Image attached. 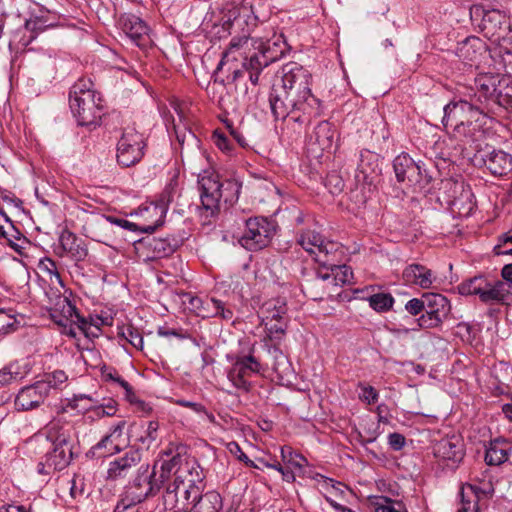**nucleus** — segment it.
<instances>
[{
  "label": "nucleus",
  "instance_id": "1",
  "mask_svg": "<svg viewBox=\"0 0 512 512\" xmlns=\"http://www.w3.org/2000/svg\"><path fill=\"white\" fill-rule=\"evenodd\" d=\"M311 73L296 62L282 66L273 77L268 102L275 119H285L296 110L317 113L319 100L311 92Z\"/></svg>",
  "mask_w": 512,
  "mask_h": 512
},
{
  "label": "nucleus",
  "instance_id": "2",
  "mask_svg": "<svg viewBox=\"0 0 512 512\" xmlns=\"http://www.w3.org/2000/svg\"><path fill=\"white\" fill-rule=\"evenodd\" d=\"M177 447L175 453L165 451L164 466L169 469V480L162 496L165 510H185L198 497L204 479L202 469L193 457Z\"/></svg>",
  "mask_w": 512,
  "mask_h": 512
},
{
  "label": "nucleus",
  "instance_id": "3",
  "mask_svg": "<svg viewBox=\"0 0 512 512\" xmlns=\"http://www.w3.org/2000/svg\"><path fill=\"white\" fill-rule=\"evenodd\" d=\"M487 112L466 100L454 98L443 108L442 124L452 139L475 149L485 138Z\"/></svg>",
  "mask_w": 512,
  "mask_h": 512
},
{
  "label": "nucleus",
  "instance_id": "4",
  "mask_svg": "<svg viewBox=\"0 0 512 512\" xmlns=\"http://www.w3.org/2000/svg\"><path fill=\"white\" fill-rule=\"evenodd\" d=\"M41 438H44L50 447L38 463L37 472L47 476L67 468L75 456L72 425L54 419L39 431L34 440L38 441Z\"/></svg>",
  "mask_w": 512,
  "mask_h": 512
},
{
  "label": "nucleus",
  "instance_id": "5",
  "mask_svg": "<svg viewBox=\"0 0 512 512\" xmlns=\"http://www.w3.org/2000/svg\"><path fill=\"white\" fill-rule=\"evenodd\" d=\"M70 109L81 126L96 125L101 118L103 100L90 79H79L70 89Z\"/></svg>",
  "mask_w": 512,
  "mask_h": 512
},
{
  "label": "nucleus",
  "instance_id": "6",
  "mask_svg": "<svg viewBox=\"0 0 512 512\" xmlns=\"http://www.w3.org/2000/svg\"><path fill=\"white\" fill-rule=\"evenodd\" d=\"M198 185L202 206L211 216L219 211L221 198L230 204L238 199L240 185L230 180L221 183L214 172L205 171L199 175Z\"/></svg>",
  "mask_w": 512,
  "mask_h": 512
},
{
  "label": "nucleus",
  "instance_id": "7",
  "mask_svg": "<svg viewBox=\"0 0 512 512\" xmlns=\"http://www.w3.org/2000/svg\"><path fill=\"white\" fill-rule=\"evenodd\" d=\"M286 304L280 299H271L265 302L258 313L261 325L264 326L265 336L262 339L263 349L270 352L272 349L281 351V341L287 328Z\"/></svg>",
  "mask_w": 512,
  "mask_h": 512
},
{
  "label": "nucleus",
  "instance_id": "8",
  "mask_svg": "<svg viewBox=\"0 0 512 512\" xmlns=\"http://www.w3.org/2000/svg\"><path fill=\"white\" fill-rule=\"evenodd\" d=\"M51 316L54 322L63 328L62 333L70 337L83 334L86 338H95L101 333V326L95 324L94 320L90 318L86 319L80 316L75 306L67 299L63 300L61 313L55 310Z\"/></svg>",
  "mask_w": 512,
  "mask_h": 512
},
{
  "label": "nucleus",
  "instance_id": "9",
  "mask_svg": "<svg viewBox=\"0 0 512 512\" xmlns=\"http://www.w3.org/2000/svg\"><path fill=\"white\" fill-rule=\"evenodd\" d=\"M298 244L308 252L320 266L336 264L341 244L324 238L312 230H304L299 234Z\"/></svg>",
  "mask_w": 512,
  "mask_h": 512
},
{
  "label": "nucleus",
  "instance_id": "10",
  "mask_svg": "<svg viewBox=\"0 0 512 512\" xmlns=\"http://www.w3.org/2000/svg\"><path fill=\"white\" fill-rule=\"evenodd\" d=\"M169 480V469L164 466V458L153 466V471L149 475H138L133 482L126 486L120 494L127 497L132 495L141 496L140 503L149 497L155 496L160 489Z\"/></svg>",
  "mask_w": 512,
  "mask_h": 512
},
{
  "label": "nucleus",
  "instance_id": "11",
  "mask_svg": "<svg viewBox=\"0 0 512 512\" xmlns=\"http://www.w3.org/2000/svg\"><path fill=\"white\" fill-rule=\"evenodd\" d=\"M129 446L128 425L120 420L110 426L108 432L86 453L87 457L100 459L120 453Z\"/></svg>",
  "mask_w": 512,
  "mask_h": 512
},
{
  "label": "nucleus",
  "instance_id": "12",
  "mask_svg": "<svg viewBox=\"0 0 512 512\" xmlns=\"http://www.w3.org/2000/svg\"><path fill=\"white\" fill-rule=\"evenodd\" d=\"M146 147L144 136L134 128L127 127L117 143V162L123 167L137 164L144 156Z\"/></svg>",
  "mask_w": 512,
  "mask_h": 512
},
{
  "label": "nucleus",
  "instance_id": "13",
  "mask_svg": "<svg viewBox=\"0 0 512 512\" xmlns=\"http://www.w3.org/2000/svg\"><path fill=\"white\" fill-rule=\"evenodd\" d=\"M498 76L492 74H480L475 78V88L470 92L463 94L457 100H466L483 111H488L490 101L494 102L498 87H502V83Z\"/></svg>",
  "mask_w": 512,
  "mask_h": 512
},
{
  "label": "nucleus",
  "instance_id": "14",
  "mask_svg": "<svg viewBox=\"0 0 512 512\" xmlns=\"http://www.w3.org/2000/svg\"><path fill=\"white\" fill-rule=\"evenodd\" d=\"M442 185L448 194L446 203L453 212L458 213L460 216L469 215L474 207L471 189L466 187L463 182L453 180H445L442 182Z\"/></svg>",
  "mask_w": 512,
  "mask_h": 512
},
{
  "label": "nucleus",
  "instance_id": "15",
  "mask_svg": "<svg viewBox=\"0 0 512 512\" xmlns=\"http://www.w3.org/2000/svg\"><path fill=\"white\" fill-rule=\"evenodd\" d=\"M423 301L425 313L417 319L418 325L425 329L439 326L449 310L447 298L441 294H426Z\"/></svg>",
  "mask_w": 512,
  "mask_h": 512
},
{
  "label": "nucleus",
  "instance_id": "16",
  "mask_svg": "<svg viewBox=\"0 0 512 512\" xmlns=\"http://www.w3.org/2000/svg\"><path fill=\"white\" fill-rule=\"evenodd\" d=\"M486 36L500 45H512V27L499 11L485 13L482 20Z\"/></svg>",
  "mask_w": 512,
  "mask_h": 512
},
{
  "label": "nucleus",
  "instance_id": "17",
  "mask_svg": "<svg viewBox=\"0 0 512 512\" xmlns=\"http://www.w3.org/2000/svg\"><path fill=\"white\" fill-rule=\"evenodd\" d=\"M458 290L462 295H478L484 303H500L499 289H496L494 281H489L483 275L463 281Z\"/></svg>",
  "mask_w": 512,
  "mask_h": 512
},
{
  "label": "nucleus",
  "instance_id": "18",
  "mask_svg": "<svg viewBox=\"0 0 512 512\" xmlns=\"http://www.w3.org/2000/svg\"><path fill=\"white\" fill-rule=\"evenodd\" d=\"M176 194V183H169L159 199L155 203H151L148 206L141 208V214H152L157 217L155 222L150 225H145L141 228V232L153 233L160 225H162L166 216L169 204L173 201L174 195Z\"/></svg>",
  "mask_w": 512,
  "mask_h": 512
},
{
  "label": "nucleus",
  "instance_id": "19",
  "mask_svg": "<svg viewBox=\"0 0 512 512\" xmlns=\"http://www.w3.org/2000/svg\"><path fill=\"white\" fill-rule=\"evenodd\" d=\"M141 458L142 455L139 449H129L123 455L109 462L106 479L117 481L126 478L131 470L140 463Z\"/></svg>",
  "mask_w": 512,
  "mask_h": 512
},
{
  "label": "nucleus",
  "instance_id": "20",
  "mask_svg": "<svg viewBox=\"0 0 512 512\" xmlns=\"http://www.w3.org/2000/svg\"><path fill=\"white\" fill-rule=\"evenodd\" d=\"M269 35H263L258 38V54H261L263 61L258 57V74L260 67L267 66L269 63L278 60L284 53V41L281 34H277L272 28Z\"/></svg>",
  "mask_w": 512,
  "mask_h": 512
},
{
  "label": "nucleus",
  "instance_id": "21",
  "mask_svg": "<svg viewBox=\"0 0 512 512\" xmlns=\"http://www.w3.org/2000/svg\"><path fill=\"white\" fill-rule=\"evenodd\" d=\"M159 423L157 421H139L128 425L129 444L133 441L137 449H149L158 439Z\"/></svg>",
  "mask_w": 512,
  "mask_h": 512
},
{
  "label": "nucleus",
  "instance_id": "22",
  "mask_svg": "<svg viewBox=\"0 0 512 512\" xmlns=\"http://www.w3.org/2000/svg\"><path fill=\"white\" fill-rule=\"evenodd\" d=\"M488 48L486 43L476 36L467 37L458 44L456 55L470 67H478L482 59L487 56Z\"/></svg>",
  "mask_w": 512,
  "mask_h": 512
},
{
  "label": "nucleus",
  "instance_id": "23",
  "mask_svg": "<svg viewBox=\"0 0 512 512\" xmlns=\"http://www.w3.org/2000/svg\"><path fill=\"white\" fill-rule=\"evenodd\" d=\"M47 397V385L37 381L32 385L20 389L15 398V408L18 411L35 409L39 407Z\"/></svg>",
  "mask_w": 512,
  "mask_h": 512
},
{
  "label": "nucleus",
  "instance_id": "24",
  "mask_svg": "<svg viewBox=\"0 0 512 512\" xmlns=\"http://www.w3.org/2000/svg\"><path fill=\"white\" fill-rule=\"evenodd\" d=\"M122 31L139 47L150 42L149 27L140 17L134 14H123L119 18Z\"/></svg>",
  "mask_w": 512,
  "mask_h": 512
},
{
  "label": "nucleus",
  "instance_id": "25",
  "mask_svg": "<svg viewBox=\"0 0 512 512\" xmlns=\"http://www.w3.org/2000/svg\"><path fill=\"white\" fill-rule=\"evenodd\" d=\"M437 458L447 461V466L456 467L464 457V449L458 437L441 439L434 447Z\"/></svg>",
  "mask_w": 512,
  "mask_h": 512
},
{
  "label": "nucleus",
  "instance_id": "26",
  "mask_svg": "<svg viewBox=\"0 0 512 512\" xmlns=\"http://www.w3.org/2000/svg\"><path fill=\"white\" fill-rule=\"evenodd\" d=\"M393 168L398 182L419 183L421 180L420 166L408 154L396 156Z\"/></svg>",
  "mask_w": 512,
  "mask_h": 512
},
{
  "label": "nucleus",
  "instance_id": "27",
  "mask_svg": "<svg viewBox=\"0 0 512 512\" xmlns=\"http://www.w3.org/2000/svg\"><path fill=\"white\" fill-rule=\"evenodd\" d=\"M402 279L408 285L430 289L436 280V276L432 270L424 265L410 264L403 270Z\"/></svg>",
  "mask_w": 512,
  "mask_h": 512
},
{
  "label": "nucleus",
  "instance_id": "28",
  "mask_svg": "<svg viewBox=\"0 0 512 512\" xmlns=\"http://www.w3.org/2000/svg\"><path fill=\"white\" fill-rule=\"evenodd\" d=\"M108 223L116 224L122 228H126L128 230H135L137 228V224L132 223L125 219H118L113 217H105L103 215H94L89 217L85 225L83 226L85 235L90 237L95 241H101L100 235L95 231L94 228H104Z\"/></svg>",
  "mask_w": 512,
  "mask_h": 512
},
{
  "label": "nucleus",
  "instance_id": "29",
  "mask_svg": "<svg viewBox=\"0 0 512 512\" xmlns=\"http://www.w3.org/2000/svg\"><path fill=\"white\" fill-rule=\"evenodd\" d=\"M485 167L495 176H504L512 170V156L503 150L493 149L481 155Z\"/></svg>",
  "mask_w": 512,
  "mask_h": 512
},
{
  "label": "nucleus",
  "instance_id": "30",
  "mask_svg": "<svg viewBox=\"0 0 512 512\" xmlns=\"http://www.w3.org/2000/svg\"><path fill=\"white\" fill-rule=\"evenodd\" d=\"M60 247L75 262L84 261L88 255V249L83 240L74 233L63 230L59 237Z\"/></svg>",
  "mask_w": 512,
  "mask_h": 512
},
{
  "label": "nucleus",
  "instance_id": "31",
  "mask_svg": "<svg viewBox=\"0 0 512 512\" xmlns=\"http://www.w3.org/2000/svg\"><path fill=\"white\" fill-rule=\"evenodd\" d=\"M34 360L30 355L10 363L0 370V384H9L12 380L23 379L32 370Z\"/></svg>",
  "mask_w": 512,
  "mask_h": 512
},
{
  "label": "nucleus",
  "instance_id": "32",
  "mask_svg": "<svg viewBox=\"0 0 512 512\" xmlns=\"http://www.w3.org/2000/svg\"><path fill=\"white\" fill-rule=\"evenodd\" d=\"M55 26L54 23L49 22L47 16H32L25 21L23 35L20 37L18 44L23 48L27 47L39 34Z\"/></svg>",
  "mask_w": 512,
  "mask_h": 512
},
{
  "label": "nucleus",
  "instance_id": "33",
  "mask_svg": "<svg viewBox=\"0 0 512 512\" xmlns=\"http://www.w3.org/2000/svg\"><path fill=\"white\" fill-rule=\"evenodd\" d=\"M252 364H256L254 354H248L246 361H237L229 372V378L235 386L249 390L251 383L248 378L254 373Z\"/></svg>",
  "mask_w": 512,
  "mask_h": 512
},
{
  "label": "nucleus",
  "instance_id": "34",
  "mask_svg": "<svg viewBox=\"0 0 512 512\" xmlns=\"http://www.w3.org/2000/svg\"><path fill=\"white\" fill-rule=\"evenodd\" d=\"M191 504L192 508L189 512H219L222 508V498L216 491L202 494V489H200L198 497Z\"/></svg>",
  "mask_w": 512,
  "mask_h": 512
},
{
  "label": "nucleus",
  "instance_id": "35",
  "mask_svg": "<svg viewBox=\"0 0 512 512\" xmlns=\"http://www.w3.org/2000/svg\"><path fill=\"white\" fill-rule=\"evenodd\" d=\"M483 492L475 485L463 484L459 496L461 508L458 512H480L479 501Z\"/></svg>",
  "mask_w": 512,
  "mask_h": 512
},
{
  "label": "nucleus",
  "instance_id": "36",
  "mask_svg": "<svg viewBox=\"0 0 512 512\" xmlns=\"http://www.w3.org/2000/svg\"><path fill=\"white\" fill-rule=\"evenodd\" d=\"M369 502L375 512H408L404 501L398 497L387 495H373Z\"/></svg>",
  "mask_w": 512,
  "mask_h": 512
},
{
  "label": "nucleus",
  "instance_id": "37",
  "mask_svg": "<svg viewBox=\"0 0 512 512\" xmlns=\"http://www.w3.org/2000/svg\"><path fill=\"white\" fill-rule=\"evenodd\" d=\"M510 450L511 446L506 440L495 439L486 450L485 461L488 465H500L508 459Z\"/></svg>",
  "mask_w": 512,
  "mask_h": 512
},
{
  "label": "nucleus",
  "instance_id": "38",
  "mask_svg": "<svg viewBox=\"0 0 512 512\" xmlns=\"http://www.w3.org/2000/svg\"><path fill=\"white\" fill-rule=\"evenodd\" d=\"M334 131L328 121L320 122L314 129L311 140L318 145L321 151L331 149L333 145Z\"/></svg>",
  "mask_w": 512,
  "mask_h": 512
},
{
  "label": "nucleus",
  "instance_id": "39",
  "mask_svg": "<svg viewBox=\"0 0 512 512\" xmlns=\"http://www.w3.org/2000/svg\"><path fill=\"white\" fill-rule=\"evenodd\" d=\"M277 232L275 220L267 217L258 219V249L267 247Z\"/></svg>",
  "mask_w": 512,
  "mask_h": 512
},
{
  "label": "nucleus",
  "instance_id": "40",
  "mask_svg": "<svg viewBox=\"0 0 512 512\" xmlns=\"http://www.w3.org/2000/svg\"><path fill=\"white\" fill-rule=\"evenodd\" d=\"M503 280L494 281L496 289H499L500 303H506L512 296V264L505 265L501 270Z\"/></svg>",
  "mask_w": 512,
  "mask_h": 512
},
{
  "label": "nucleus",
  "instance_id": "41",
  "mask_svg": "<svg viewBox=\"0 0 512 512\" xmlns=\"http://www.w3.org/2000/svg\"><path fill=\"white\" fill-rule=\"evenodd\" d=\"M342 257H343V249L342 246H340V252L337 256L336 264L333 266H321L322 268L330 269V271L333 274V279L335 281L341 282L342 284L350 282L352 278V271L351 269L346 266L342 265Z\"/></svg>",
  "mask_w": 512,
  "mask_h": 512
},
{
  "label": "nucleus",
  "instance_id": "42",
  "mask_svg": "<svg viewBox=\"0 0 512 512\" xmlns=\"http://www.w3.org/2000/svg\"><path fill=\"white\" fill-rule=\"evenodd\" d=\"M279 452L283 462L290 468L302 469L307 465L306 458L293 451L291 447H279Z\"/></svg>",
  "mask_w": 512,
  "mask_h": 512
},
{
  "label": "nucleus",
  "instance_id": "43",
  "mask_svg": "<svg viewBox=\"0 0 512 512\" xmlns=\"http://www.w3.org/2000/svg\"><path fill=\"white\" fill-rule=\"evenodd\" d=\"M320 490L323 493L325 499L327 500V496H330L333 500V497L338 495H343L345 492V485L340 482H335L331 478L321 477L319 481Z\"/></svg>",
  "mask_w": 512,
  "mask_h": 512
},
{
  "label": "nucleus",
  "instance_id": "44",
  "mask_svg": "<svg viewBox=\"0 0 512 512\" xmlns=\"http://www.w3.org/2000/svg\"><path fill=\"white\" fill-rule=\"evenodd\" d=\"M138 497L131 493L126 498L120 495L113 512H142L139 507L141 496Z\"/></svg>",
  "mask_w": 512,
  "mask_h": 512
},
{
  "label": "nucleus",
  "instance_id": "45",
  "mask_svg": "<svg viewBox=\"0 0 512 512\" xmlns=\"http://www.w3.org/2000/svg\"><path fill=\"white\" fill-rule=\"evenodd\" d=\"M67 380L68 376L64 371L55 370L51 373L45 374L44 378L39 382L47 385V394L49 395L52 389H61Z\"/></svg>",
  "mask_w": 512,
  "mask_h": 512
},
{
  "label": "nucleus",
  "instance_id": "46",
  "mask_svg": "<svg viewBox=\"0 0 512 512\" xmlns=\"http://www.w3.org/2000/svg\"><path fill=\"white\" fill-rule=\"evenodd\" d=\"M369 305L377 312L390 310L394 303L393 297L389 293H376L368 298Z\"/></svg>",
  "mask_w": 512,
  "mask_h": 512
},
{
  "label": "nucleus",
  "instance_id": "47",
  "mask_svg": "<svg viewBox=\"0 0 512 512\" xmlns=\"http://www.w3.org/2000/svg\"><path fill=\"white\" fill-rule=\"evenodd\" d=\"M38 269L49 277L52 283H58L62 285L60 273L58 271L57 264L51 258L45 257L38 263Z\"/></svg>",
  "mask_w": 512,
  "mask_h": 512
},
{
  "label": "nucleus",
  "instance_id": "48",
  "mask_svg": "<svg viewBox=\"0 0 512 512\" xmlns=\"http://www.w3.org/2000/svg\"><path fill=\"white\" fill-rule=\"evenodd\" d=\"M100 371H101L102 377L106 381L110 380V381L117 382L121 387H123L127 393V397L129 396V394H133L132 386L126 380L122 379L113 367H109V366L103 364L100 367Z\"/></svg>",
  "mask_w": 512,
  "mask_h": 512
},
{
  "label": "nucleus",
  "instance_id": "49",
  "mask_svg": "<svg viewBox=\"0 0 512 512\" xmlns=\"http://www.w3.org/2000/svg\"><path fill=\"white\" fill-rule=\"evenodd\" d=\"M255 220L249 218L246 221L248 232L239 239V244L247 251H254L256 248V230L252 227Z\"/></svg>",
  "mask_w": 512,
  "mask_h": 512
},
{
  "label": "nucleus",
  "instance_id": "50",
  "mask_svg": "<svg viewBox=\"0 0 512 512\" xmlns=\"http://www.w3.org/2000/svg\"><path fill=\"white\" fill-rule=\"evenodd\" d=\"M255 62H256V55L253 54L249 57V59H246L243 62V70L234 71L233 80L238 81L241 77L244 76L245 73H247L251 83L253 85H256V78H255V72H254Z\"/></svg>",
  "mask_w": 512,
  "mask_h": 512
},
{
  "label": "nucleus",
  "instance_id": "51",
  "mask_svg": "<svg viewBox=\"0 0 512 512\" xmlns=\"http://www.w3.org/2000/svg\"><path fill=\"white\" fill-rule=\"evenodd\" d=\"M258 462L262 463L265 467L274 468L282 474V477L287 482H292L295 479L294 473L290 470H284L280 462L270 455V460H265L258 457Z\"/></svg>",
  "mask_w": 512,
  "mask_h": 512
},
{
  "label": "nucleus",
  "instance_id": "52",
  "mask_svg": "<svg viewBox=\"0 0 512 512\" xmlns=\"http://www.w3.org/2000/svg\"><path fill=\"white\" fill-rule=\"evenodd\" d=\"M456 335H458L463 342L469 344L471 347L477 348V343H474L476 340V332L473 331L472 327L468 324H458Z\"/></svg>",
  "mask_w": 512,
  "mask_h": 512
},
{
  "label": "nucleus",
  "instance_id": "53",
  "mask_svg": "<svg viewBox=\"0 0 512 512\" xmlns=\"http://www.w3.org/2000/svg\"><path fill=\"white\" fill-rule=\"evenodd\" d=\"M157 333L159 336L167 338H175L177 340L191 339L190 334L182 328H171L168 326H161L158 328Z\"/></svg>",
  "mask_w": 512,
  "mask_h": 512
},
{
  "label": "nucleus",
  "instance_id": "54",
  "mask_svg": "<svg viewBox=\"0 0 512 512\" xmlns=\"http://www.w3.org/2000/svg\"><path fill=\"white\" fill-rule=\"evenodd\" d=\"M358 387L361 390L359 393V399L361 401L366 402L367 404H374L377 402L379 394L374 387L364 383H359Z\"/></svg>",
  "mask_w": 512,
  "mask_h": 512
},
{
  "label": "nucleus",
  "instance_id": "55",
  "mask_svg": "<svg viewBox=\"0 0 512 512\" xmlns=\"http://www.w3.org/2000/svg\"><path fill=\"white\" fill-rule=\"evenodd\" d=\"M150 246L153 248L157 257H165L174 251L173 246L163 239H152Z\"/></svg>",
  "mask_w": 512,
  "mask_h": 512
},
{
  "label": "nucleus",
  "instance_id": "56",
  "mask_svg": "<svg viewBox=\"0 0 512 512\" xmlns=\"http://www.w3.org/2000/svg\"><path fill=\"white\" fill-rule=\"evenodd\" d=\"M124 339L131 344V346L137 350L143 349V337L137 331L131 327L126 328V331L122 333Z\"/></svg>",
  "mask_w": 512,
  "mask_h": 512
},
{
  "label": "nucleus",
  "instance_id": "57",
  "mask_svg": "<svg viewBox=\"0 0 512 512\" xmlns=\"http://www.w3.org/2000/svg\"><path fill=\"white\" fill-rule=\"evenodd\" d=\"M505 92L500 88L497 90L494 102L500 106L506 107L512 104V83L506 84L504 87Z\"/></svg>",
  "mask_w": 512,
  "mask_h": 512
},
{
  "label": "nucleus",
  "instance_id": "58",
  "mask_svg": "<svg viewBox=\"0 0 512 512\" xmlns=\"http://www.w3.org/2000/svg\"><path fill=\"white\" fill-rule=\"evenodd\" d=\"M212 139L214 144L223 152H229L231 150V145L228 137L218 130H216L213 135Z\"/></svg>",
  "mask_w": 512,
  "mask_h": 512
},
{
  "label": "nucleus",
  "instance_id": "59",
  "mask_svg": "<svg viewBox=\"0 0 512 512\" xmlns=\"http://www.w3.org/2000/svg\"><path fill=\"white\" fill-rule=\"evenodd\" d=\"M326 185L330 187L332 194H337L342 191L344 183L340 176L337 174H330L326 178Z\"/></svg>",
  "mask_w": 512,
  "mask_h": 512
},
{
  "label": "nucleus",
  "instance_id": "60",
  "mask_svg": "<svg viewBox=\"0 0 512 512\" xmlns=\"http://www.w3.org/2000/svg\"><path fill=\"white\" fill-rule=\"evenodd\" d=\"M89 317L100 326H112L114 321L112 313L108 311H101L100 314L90 315Z\"/></svg>",
  "mask_w": 512,
  "mask_h": 512
},
{
  "label": "nucleus",
  "instance_id": "61",
  "mask_svg": "<svg viewBox=\"0 0 512 512\" xmlns=\"http://www.w3.org/2000/svg\"><path fill=\"white\" fill-rule=\"evenodd\" d=\"M98 416H114L117 412V402L113 399H109L107 403L97 407Z\"/></svg>",
  "mask_w": 512,
  "mask_h": 512
},
{
  "label": "nucleus",
  "instance_id": "62",
  "mask_svg": "<svg viewBox=\"0 0 512 512\" xmlns=\"http://www.w3.org/2000/svg\"><path fill=\"white\" fill-rule=\"evenodd\" d=\"M0 512H33L31 504L4 503L0 505Z\"/></svg>",
  "mask_w": 512,
  "mask_h": 512
},
{
  "label": "nucleus",
  "instance_id": "63",
  "mask_svg": "<svg viewBox=\"0 0 512 512\" xmlns=\"http://www.w3.org/2000/svg\"><path fill=\"white\" fill-rule=\"evenodd\" d=\"M425 301H423V298L422 299H418V298H413L411 300H409L406 305H405V309L411 314V315H418L419 313H421L422 311L425 312Z\"/></svg>",
  "mask_w": 512,
  "mask_h": 512
},
{
  "label": "nucleus",
  "instance_id": "64",
  "mask_svg": "<svg viewBox=\"0 0 512 512\" xmlns=\"http://www.w3.org/2000/svg\"><path fill=\"white\" fill-rule=\"evenodd\" d=\"M405 437L400 433H391L388 436V443L393 450H401L405 445Z\"/></svg>",
  "mask_w": 512,
  "mask_h": 512
}]
</instances>
